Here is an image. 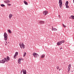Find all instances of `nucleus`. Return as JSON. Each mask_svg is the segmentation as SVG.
Returning <instances> with one entry per match:
<instances>
[{
  "instance_id": "nucleus-2",
  "label": "nucleus",
  "mask_w": 74,
  "mask_h": 74,
  "mask_svg": "<svg viewBox=\"0 0 74 74\" xmlns=\"http://www.w3.org/2000/svg\"><path fill=\"white\" fill-rule=\"evenodd\" d=\"M3 36H4V39L5 41H7L8 39V35L6 32L4 33Z\"/></svg>"
},
{
  "instance_id": "nucleus-21",
  "label": "nucleus",
  "mask_w": 74,
  "mask_h": 74,
  "mask_svg": "<svg viewBox=\"0 0 74 74\" xmlns=\"http://www.w3.org/2000/svg\"><path fill=\"white\" fill-rule=\"evenodd\" d=\"M1 7H5V5L3 4H1Z\"/></svg>"
},
{
  "instance_id": "nucleus-11",
  "label": "nucleus",
  "mask_w": 74,
  "mask_h": 74,
  "mask_svg": "<svg viewBox=\"0 0 74 74\" xmlns=\"http://www.w3.org/2000/svg\"><path fill=\"white\" fill-rule=\"evenodd\" d=\"M18 52H16L14 56V59H16V56L18 55Z\"/></svg>"
},
{
  "instance_id": "nucleus-35",
  "label": "nucleus",
  "mask_w": 74,
  "mask_h": 74,
  "mask_svg": "<svg viewBox=\"0 0 74 74\" xmlns=\"http://www.w3.org/2000/svg\"><path fill=\"white\" fill-rule=\"evenodd\" d=\"M73 3H74V0H73Z\"/></svg>"
},
{
  "instance_id": "nucleus-4",
  "label": "nucleus",
  "mask_w": 74,
  "mask_h": 74,
  "mask_svg": "<svg viewBox=\"0 0 74 74\" xmlns=\"http://www.w3.org/2000/svg\"><path fill=\"white\" fill-rule=\"evenodd\" d=\"M19 45L20 46L21 49H22V48L23 49H25V45L23 44V43H22L21 44L20 43Z\"/></svg>"
},
{
  "instance_id": "nucleus-14",
  "label": "nucleus",
  "mask_w": 74,
  "mask_h": 74,
  "mask_svg": "<svg viewBox=\"0 0 74 74\" xmlns=\"http://www.w3.org/2000/svg\"><path fill=\"white\" fill-rule=\"evenodd\" d=\"M23 74H26V71L25 69H23Z\"/></svg>"
},
{
  "instance_id": "nucleus-10",
  "label": "nucleus",
  "mask_w": 74,
  "mask_h": 74,
  "mask_svg": "<svg viewBox=\"0 0 74 74\" xmlns=\"http://www.w3.org/2000/svg\"><path fill=\"white\" fill-rule=\"evenodd\" d=\"M58 29L55 28H53V27H52V31H57Z\"/></svg>"
},
{
  "instance_id": "nucleus-30",
  "label": "nucleus",
  "mask_w": 74,
  "mask_h": 74,
  "mask_svg": "<svg viewBox=\"0 0 74 74\" xmlns=\"http://www.w3.org/2000/svg\"><path fill=\"white\" fill-rule=\"evenodd\" d=\"M18 62L19 63V64H21V62L18 61Z\"/></svg>"
},
{
  "instance_id": "nucleus-20",
  "label": "nucleus",
  "mask_w": 74,
  "mask_h": 74,
  "mask_svg": "<svg viewBox=\"0 0 74 74\" xmlns=\"http://www.w3.org/2000/svg\"><path fill=\"white\" fill-rule=\"evenodd\" d=\"M62 26L64 27H66V26L64 25L63 23H62Z\"/></svg>"
},
{
  "instance_id": "nucleus-13",
  "label": "nucleus",
  "mask_w": 74,
  "mask_h": 74,
  "mask_svg": "<svg viewBox=\"0 0 74 74\" xmlns=\"http://www.w3.org/2000/svg\"><path fill=\"white\" fill-rule=\"evenodd\" d=\"M45 56V54H42L41 55L40 58H44Z\"/></svg>"
},
{
  "instance_id": "nucleus-26",
  "label": "nucleus",
  "mask_w": 74,
  "mask_h": 74,
  "mask_svg": "<svg viewBox=\"0 0 74 74\" xmlns=\"http://www.w3.org/2000/svg\"><path fill=\"white\" fill-rule=\"evenodd\" d=\"M7 5H8V6H11V4L9 3H8Z\"/></svg>"
},
{
  "instance_id": "nucleus-17",
  "label": "nucleus",
  "mask_w": 74,
  "mask_h": 74,
  "mask_svg": "<svg viewBox=\"0 0 74 74\" xmlns=\"http://www.w3.org/2000/svg\"><path fill=\"white\" fill-rule=\"evenodd\" d=\"M8 32H9L10 34L12 33V32H11V31L10 29H8Z\"/></svg>"
},
{
  "instance_id": "nucleus-28",
  "label": "nucleus",
  "mask_w": 74,
  "mask_h": 74,
  "mask_svg": "<svg viewBox=\"0 0 74 74\" xmlns=\"http://www.w3.org/2000/svg\"><path fill=\"white\" fill-rule=\"evenodd\" d=\"M23 72V69L21 71V73H20V74H22V72Z\"/></svg>"
},
{
  "instance_id": "nucleus-9",
  "label": "nucleus",
  "mask_w": 74,
  "mask_h": 74,
  "mask_svg": "<svg viewBox=\"0 0 74 74\" xmlns=\"http://www.w3.org/2000/svg\"><path fill=\"white\" fill-rule=\"evenodd\" d=\"M13 16V14H10L9 15V18L10 19H11L12 18V17Z\"/></svg>"
},
{
  "instance_id": "nucleus-36",
  "label": "nucleus",
  "mask_w": 74,
  "mask_h": 74,
  "mask_svg": "<svg viewBox=\"0 0 74 74\" xmlns=\"http://www.w3.org/2000/svg\"><path fill=\"white\" fill-rule=\"evenodd\" d=\"M72 72H73V71H72Z\"/></svg>"
},
{
  "instance_id": "nucleus-33",
  "label": "nucleus",
  "mask_w": 74,
  "mask_h": 74,
  "mask_svg": "<svg viewBox=\"0 0 74 74\" xmlns=\"http://www.w3.org/2000/svg\"><path fill=\"white\" fill-rule=\"evenodd\" d=\"M62 49V47H61L60 48V49Z\"/></svg>"
},
{
  "instance_id": "nucleus-23",
  "label": "nucleus",
  "mask_w": 74,
  "mask_h": 74,
  "mask_svg": "<svg viewBox=\"0 0 74 74\" xmlns=\"http://www.w3.org/2000/svg\"><path fill=\"white\" fill-rule=\"evenodd\" d=\"M6 3H10V1L9 0H6Z\"/></svg>"
},
{
  "instance_id": "nucleus-29",
  "label": "nucleus",
  "mask_w": 74,
  "mask_h": 74,
  "mask_svg": "<svg viewBox=\"0 0 74 74\" xmlns=\"http://www.w3.org/2000/svg\"><path fill=\"white\" fill-rule=\"evenodd\" d=\"M4 2L5 3H7V1H4Z\"/></svg>"
},
{
  "instance_id": "nucleus-32",
  "label": "nucleus",
  "mask_w": 74,
  "mask_h": 74,
  "mask_svg": "<svg viewBox=\"0 0 74 74\" xmlns=\"http://www.w3.org/2000/svg\"><path fill=\"white\" fill-rule=\"evenodd\" d=\"M62 70V69H59V71H60V70Z\"/></svg>"
},
{
  "instance_id": "nucleus-16",
  "label": "nucleus",
  "mask_w": 74,
  "mask_h": 74,
  "mask_svg": "<svg viewBox=\"0 0 74 74\" xmlns=\"http://www.w3.org/2000/svg\"><path fill=\"white\" fill-rule=\"evenodd\" d=\"M24 3L25 5H28V3H27V2H26V1H24Z\"/></svg>"
},
{
  "instance_id": "nucleus-18",
  "label": "nucleus",
  "mask_w": 74,
  "mask_h": 74,
  "mask_svg": "<svg viewBox=\"0 0 74 74\" xmlns=\"http://www.w3.org/2000/svg\"><path fill=\"white\" fill-rule=\"evenodd\" d=\"M69 4V2L68 1H67L65 3V5H67Z\"/></svg>"
},
{
  "instance_id": "nucleus-3",
  "label": "nucleus",
  "mask_w": 74,
  "mask_h": 74,
  "mask_svg": "<svg viewBox=\"0 0 74 74\" xmlns=\"http://www.w3.org/2000/svg\"><path fill=\"white\" fill-rule=\"evenodd\" d=\"M64 40H62V41H59L57 43V45H61L62 43H64Z\"/></svg>"
},
{
  "instance_id": "nucleus-5",
  "label": "nucleus",
  "mask_w": 74,
  "mask_h": 74,
  "mask_svg": "<svg viewBox=\"0 0 74 74\" xmlns=\"http://www.w3.org/2000/svg\"><path fill=\"white\" fill-rule=\"evenodd\" d=\"M33 55L35 58H38V57L39 56V55L36 53H34Z\"/></svg>"
},
{
  "instance_id": "nucleus-19",
  "label": "nucleus",
  "mask_w": 74,
  "mask_h": 74,
  "mask_svg": "<svg viewBox=\"0 0 74 74\" xmlns=\"http://www.w3.org/2000/svg\"><path fill=\"white\" fill-rule=\"evenodd\" d=\"M26 53L24 52V54L23 55V57H25V56H26Z\"/></svg>"
},
{
  "instance_id": "nucleus-15",
  "label": "nucleus",
  "mask_w": 74,
  "mask_h": 74,
  "mask_svg": "<svg viewBox=\"0 0 74 74\" xmlns=\"http://www.w3.org/2000/svg\"><path fill=\"white\" fill-rule=\"evenodd\" d=\"M69 18L71 19H74V16L73 15H72L69 17Z\"/></svg>"
},
{
  "instance_id": "nucleus-6",
  "label": "nucleus",
  "mask_w": 74,
  "mask_h": 74,
  "mask_svg": "<svg viewBox=\"0 0 74 74\" xmlns=\"http://www.w3.org/2000/svg\"><path fill=\"white\" fill-rule=\"evenodd\" d=\"M59 6L60 8H62V0H59Z\"/></svg>"
},
{
  "instance_id": "nucleus-34",
  "label": "nucleus",
  "mask_w": 74,
  "mask_h": 74,
  "mask_svg": "<svg viewBox=\"0 0 74 74\" xmlns=\"http://www.w3.org/2000/svg\"><path fill=\"white\" fill-rule=\"evenodd\" d=\"M0 63H1V61L0 60Z\"/></svg>"
},
{
  "instance_id": "nucleus-27",
  "label": "nucleus",
  "mask_w": 74,
  "mask_h": 74,
  "mask_svg": "<svg viewBox=\"0 0 74 74\" xmlns=\"http://www.w3.org/2000/svg\"><path fill=\"white\" fill-rule=\"evenodd\" d=\"M6 43L5 44V45H7L8 44V43H7V41H5Z\"/></svg>"
},
{
  "instance_id": "nucleus-25",
  "label": "nucleus",
  "mask_w": 74,
  "mask_h": 74,
  "mask_svg": "<svg viewBox=\"0 0 74 74\" xmlns=\"http://www.w3.org/2000/svg\"><path fill=\"white\" fill-rule=\"evenodd\" d=\"M66 6V8H69V6H68V5H65Z\"/></svg>"
},
{
  "instance_id": "nucleus-12",
  "label": "nucleus",
  "mask_w": 74,
  "mask_h": 74,
  "mask_svg": "<svg viewBox=\"0 0 74 74\" xmlns=\"http://www.w3.org/2000/svg\"><path fill=\"white\" fill-rule=\"evenodd\" d=\"M45 22L44 21H39V23L40 25H41V24H44Z\"/></svg>"
},
{
  "instance_id": "nucleus-22",
  "label": "nucleus",
  "mask_w": 74,
  "mask_h": 74,
  "mask_svg": "<svg viewBox=\"0 0 74 74\" xmlns=\"http://www.w3.org/2000/svg\"><path fill=\"white\" fill-rule=\"evenodd\" d=\"M21 60H22V58H20V59H18V62H21Z\"/></svg>"
},
{
  "instance_id": "nucleus-8",
  "label": "nucleus",
  "mask_w": 74,
  "mask_h": 74,
  "mask_svg": "<svg viewBox=\"0 0 74 74\" xmlns=\"http://www.w3.org/2000/svg\"><path fill=\"white\" fill-rule=\"evenodd\" d=\"M48 11L47 10H46L43 12V14L44 15H46L47 14H48Z\"/></svg>"
},
{
  "instance_id": "nucleus-31",
  "label": "nucleus",
  "mask_w": 74,
  "mask_h": 74,
  "mask_svg": "<svg viewBox=\"0 0 74 74\" xmlns=\"http://www.w3.org/2000/svg\"><path fill=\"white\" fill-rule=\"evenodd\" d=\"M58 17L60 18V15H59Z\"/></svg>"
},
{
  "instance_id": "nucleus-24",
  "label": "nucleus",
  "mask_w": 74,
  "mask_h": 74,
  "mask_svg": "<svg viewBox=\"0 0 74 74\" xmlns=\"http://www.w3.org/2000/svg\"><path fill=\"white\" fill-rule=\"evenodd\" d=\"M56 68H57V70H58L59 69V66H57L56 67Z\"/></svg>"
},
{
  "instance_id": "nucleus-1",
  "label": "nucleus",
  "mask_w": 74,
  "mask_h": 74,
  "mask_svg": "<svg viewBox=\"0 0 74 74\" xmlns=\"http://www.w3.org/2000/svg\"><path fill=\"white\" fill-rule=\"evenodd\" d=\"M9 60H10V58L8 56H7V59L6 58H5L1 61V63H5V62H7L9 61Z\"/></svg>"
},
{
  "instance_id": "nucleus-7",
  "label": "nucleus",
  "mask_w": 74,
  "mask_h": 74,
  "mask_svg": "<svg viewBox=\"0 0 74 74\" xmlns=\"http://www.w3.org/2000/svg\"><path fill=\"white\" fill-rule=\"evenodd\" d=\"M70 68H71V64H70L69 65L68 67V73H70Z\"/></svg>"
}]
</instances>
